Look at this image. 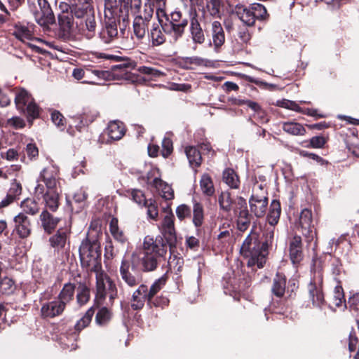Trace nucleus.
<instances>
[{
	"mask_svg": "<svg viewBox=\"0 0 359 359\" xmlns=\"http://www.w3.org/2000/svg\"><path fill=\"white\" fill-rule=\"evenodd\" d=\"M273 238V231L267 234L266 240L260 243L258 235L251 232L244 240L240 249V252L245 258L248 259V266L260 269L266 262L269 242Z\"/></svg>",
	"mask_w": 359,
	"mask_h": 359,
	"instance_id": "nucleus-1",
	"label": "nucleus"
},
{
	"mask_svg": "<svg viewBox=\"0 0 359 359\" xmlns=\"http://www.w3.org/2000/svg\"><path fill=\"white\" fill-rule=\"evenodd\" d=\"M144 256L142 258V266L144 271H152L158 266L159 259L163 258L167 253V245L163 241L154 240L146 236L143 242Z\"/></svg>",
	"mask_w": 359,
	"mask_h": 359,
	"instance_id": "nucleus-2",
	"label": "nucleus"
},
{
	"mask_svg": "<svg viewBox=\"0 0 359 359\" xmlns=\"http://www.w3.org/2000/svg\"><path fill=\"white\" fill-rule=\"evenodd\" d=\"M79 257L81 266L90 271L102 268L100 245L96 241L86 239L79 248Z\"/></svg>",
	"mask_w": 359,
	"mask_h": 359,
	"instance_id": "nucleus-3",
	"label": "nucleus"
},
{
	"mask_svg": "<svg viewBox=\"0 0 359 359\" xmlns=\"http://www.w3.org/2000/svg\"><path fill=\"white\" fill-rule=\"evenodd\" d=\"M93 272L95 273L96 278V305L97 306L102 305L107 294L110 304H113L114 299L117 297L116 284L102 268Z\"/></svg>",
	"mask_w": 359,
	"mask_h": 359,
	"instance_id": "nucleus-4",
	"label": "nucleus"
},
{
	"mask_svg": "<svg viewBox=\"0 0 359 359\" xmlns=\"http://www.w3.org/2000/svg\"><path fill=\"white\" fill-rule=\"evenodd\" d=\"M250 211L257 217H262L266 214L268 205L267 191L262 184L256 182L249 200Z\"/></svg>",
	"mask_w": 359,
	"mask_h": 359,
	"instance_id": "nucleus-5",
	"label": "nucleus"
},
{
	"mask_svg": "<svg viewBox=\"0 0 359 359\" xmlns=\"http://www.w3.org/2000/svg\"><path fill=\"white\" fill-rule=\"evenodd\" d=\"M15 103L17 109L24 114L26 113L29 117L32 118L38 117L39 114V107L26 90L22 88L17 90Z\"/></svg>",
	"mask_w": 359,
	"mask_h": 359,
	"instance_id": "nucleus-6",
	"label": "nucleus"
},
{
	"mask_svg": "<svg viewBox=\"0 0 359 359\" xmlns=\"http://www.w3.org/2000/svg\"><path fill=\"white\" fill-rule=\"evenodd\" d=\"M309 299L313 306L322 308L325 301L323 292V274L320 271H316L308 286Z\"/></svg>",
	"mask_w": 359,
	"mask_h": 359,
	"instance_id": "nucleus-7",
	"label": "nucleus"
},
{
	"mask_svg": "<svg viewBox=\"0 0 359 359\" xmlns=\"http://www.w3.org/2000/svg\"><path fill=\"white\" fill-rule=\"evenodd\" d=\"M175 217L172 210L166 212L161 223L158 225V229L166 241V245H169L170 250L175 247L177 242L176 231L175 228Z\"/></svg>",
	"mask_w": 359,
	"mask_h": 359,
	"instance_id": "nucleus-8",
	"label": "nucleus"
},
{
	"mask_svg": "<svg viewBox=\"0 0 359 359\" xmlns=\"http://www.w3.org/2000/svg\"><path fill=\"white\" fill-rule=\"evenodd\" d=\"M36 22L41 27L48 28L55 22V16L47 0H37V6L33 11Z\"/></svg>",
	"mask_w": 359,
	"mask_h": 359,
	"instance_id": "nucleus-9",
	"label": "nucleus"
},
{
	"mask_svg": "<svg viewBox=\"0 0 359 359\" xmlns=\"http://www.w3.org/2000/svg\"><path fill=\"white\" fill-rule=\"evenodd\" d=\"M119 271L122 280L128 286L134 287L141 283V276L136 271L134 264L129 260H122Z\"/></svg>",
	"mask_w": 359,
	"mask_h": 359,
	"instance_id": "nucleus-10",
	"label": "nucleus"
},
{
	"mask_svg": "<svg viewBox=\"0 0 359 359\" xmlns=\"http://www.w3.org/2000/svg\"><path fill=\"white\" fill-rule=\"evenodd\" d=\"M312 221L311 210L308 208L302 210L299 216V226L307 243L312 242L316 236V232L313 230Z\"/></svg>",
	"mask_w": 359,
	"mask_h": 359,
	"instance_id": "nucleus-11",
	"label": "nucleus"
},
{
	"mask_svg": "<svg viewBox=\"0 0 359 359\" xmlns=\"http://www.w3.org/2000/svg\"><path fill=\"white\" fill-rule=\"evenodd\" d=\"M14 232L22 239L27 238L32 233L31 222L23 212H20L13 218Z\"/></svg>",
	"mask_w": 359,
	"mask_h": 359,
	"instance_id": "nucleus-12",
	"label": "nucleus"
},
{
	"mask_svg": "<svg viewBox=\"0 0 359 359\" xmlns=\"http://www.w3.org/2000/svg\"><path fill=\"white\" fill-rule=\"evenodd\" d=\"M65 306L57 299L41 304V316L43 318H53L60 316Z\"/></svg>",
	"mask_w": 359,
	"mask_h": 359,
	"instance_id": "nucleus-13",
	"label": "nucleus"
},
{
	"mask_svg": "<svg viewBox=\"0 0 359 359\" xmlns=\"http://www.w3.org/2000/svg\"><path fill=\"white\" fill-rule=\"evenodd\" d=\"M58 23L61 37L68 39L74 25V17L70 12H62L58 15Z\"/></svg>",
	"mask_w": 359,
	"mask_h": 359,
	"instance_id": "nucleus-14",
	"label": "nucleus"
},
{
	"mask_svg": "<svg viewBox=\"0 0 359 359\" xmlns=\"http://www.w3.org/2000/svg\"><path fill=\"white\" fill-rule=\"evenodd\" d=\"M146 301L149 302L148 287L146 285L141 284L133 293L131 307L134 310H140L143 308Z\"/></svg>",
	"mask_w": 359,
	"mask_h": 359,
	"instance_id": "nucleus-15",
	"label": "nucleus"
},
{
	"mask_svg": "<svg viewBox=\"0 0 359 359\" xmlns=\"http://www.w3.org/2000/svg\"><path fill=\"white\" fill-rule=\"evenodd\" d=\"M69 230L67 228L59 229L56 233L49 238V242L55 250L58 252L65 249L67 243Z\"/></svg>",
	"mask_w": 359,
	"mask_h": 359,
	"instance_id": "nucleus-16",
	"label": "nucleus"
},
{
	"mask_svg": "<svg viewBox=\"0 0 359 359\" xmlns=\"http://www.w3.org/2000/svg\"><path fill=\"white\" fill-rule=\"evenodd\" d=\"M96 116V114L93 113L90 109H84L82 112L71 116V118L73 121L74 126L80 130L82 128L86 127L92 123L95 120Z\"/></svg>",
	"mask_w": 359,
	"mask_h": 359,
	"instance_id": "nucleus-17",
	"label": "nucleus"
},
{
	"mask_svg": "<svg viewBox=\"0 0 359 359\" xmlns=\"http://www.w3.org/2000/svg\"><path fill=\"white\" fill-rule=\"evenodd\" d=\"M210 33L215 49L221 48L225 42V34L220 22L214 20L211 23Z\"/></svg>",
	"mask_w": 359,
	"mask_h": 359,
	"instance_id": "nucleus-18",
	"label": "nucleus"
},
{
	"mask_svg": "<svg viewBox=\"0 0 359 359\" xmlns=\"http://www.w3.org/2000/svg\"><path fill=\"white\" fill-rule=\"evenodd\" d=\"M41 226L48 234L51 233L57 226L60 219L51 215L48 210H43L39 216Z\"/></svg>",
	"mask_w": 359,
	"mask_h": 359,
	"instance_id": "nucleus-19",
	"label": "nucleus"
},
{
	"mask_svg": "<svg viewBox=\"0 0 359 359\" xmlns=\"http://www.w3.org/2000/svg\"><path fill=\"white\" fill-rule=\"evenodd\" d=\"M90 0L83 1V3H79L76 5H73L70 8V13L72 16L76 17L79 19L85 20L88 16L89 13H93L94 10L90 4Z\"/></svg>",
	"mask_w": 359,
	"mask_h": 359,
	"instance_id": "nucleus-20",
	"label": "nucleus"
},
{
	"mask_svg": "<svg viewBox=\"0 0 359 359\" xmlns=\"http://www.w3.org/2000/svg\"><path fill=\"white\" fill-rule=\"evenodd\" d=\"M190 34L194 43L202 44L205 41L204 32L197 18L193 17L190 22Z\"/></svg>",
	"mask_w": 359,
	"mask_h": 359,
	"instance_id": "nucleus-21",
	"label": "nucleus"
},
{
	"mask_svg": "<svg viewBox=\"0 0 359 359\" xmlns=\"http://www.w3.org/2000/svg\"><path fill=\"white\" fill-rule=\"evenodd\" d=\"M40 179L45 184L46 191H59L57 187V181L53 170L44 168L40 173Z\"/></svg>",
	"mask_w": 359,
	"mask_h": 359,
	"instance_id": "nucleus-22",
	"label": "nucleus"
},
{
	"mask_svg": "<svg viewBox=\"0 0 359 359\" xmlns=\"http://www.w3.org/2000/svg\"><path fill=\"white\" fill-rule=\"evenodd\" d=\"M106 134L111 140H118L124 135L125 130L121 122L111 121L105 130Z\"/></svg>",
	"mask_w": 359,
	"mask_h": 359,
	"instance_id": "nucleus-23",
	"label": "nucleus"
},
{
	"mask_svg": "<svg viewBox=\"0 0 359 359\" xmlns=\"http://www.w3.org/2000/svg\"><path fill=\"white\" fill-rule=\"evenodd\" d=\"M235 12L239 19L246 25L252 26L255 20L253 17L251 6L247 8L243 5L238 4L235 7Z\"/></svg>",
	"mask_w": 359,
	"mask_h": 359,
	"instance_id": "nucleus-24",
	"label": "nucleus"
},
{
	"mask_svg": "<svg viewBox=\"0 0 359 359\" xmlns=\"http://www.w3.org/2000/svg\"><path fill=\"white\" fill-rule=\"evenodd\" d=\"M45 209L55 212L60 205V191H46L43 195Z\"/></svg>",
	"mask_w": 359,
	"mask_h": 359,
	"instance_id": "nucleus-25",
	"label": "nucleus"
},
{
	"mask_svg": "<svg viewBox=\"0 0 359 359\" xmlns=\"http://www.w3.org/2000/svg\"><path fill=\"white\" fill-rule=\"evenodd\" d=\"M152 184L159 192L161 196L165 200H171L174 198V192L170 185L159 178L154 179Z\"/></svg>",
	"mask_w": 359,
	"mask_h": 359,
	"instance_id": "nucleus-26",
	"label": "nucleus"
},
{
	"mask_svg": "<svg viewBox=\"0 0 359 359\" xmlns=\"http://www.w3.org/2000/svg\"><path fill=\"white\" fill-rule=\"evenodd\" d=\"M187 23V19L182 20L179 23L170 22L168 25H166L165 32L171 34L174 40L176 41L182 36Z\"/></svg>",
	"mask_w": 359,
	"mask_h": 359,
	"instance_id": "nucleus-27",
	"label": "nucleus"
},
{
	"mask_svg": "<svg viewBox=\"0 0 359 359\" xmlns=\"http://www.w3.org/2000/svg\"><path fill=\"white\" fill-rule=\"evenodd\" d=\"M117 26L115 22L107 23L104 29L100 33V38L105 43H111L117 36Z\"/></svg>",
	"mask_w": 359,
	"mask_h": 359,
	"instance_id": "nucleus-28",
	"label": "nucleus"
},
{
	"mask_svg": "<svg viewBox=\"0 0 359 359\" xmlns=\"http://www.w3.org/2000/svg\"><path fill=\"white\" fill-rule=\"evenodd\" d=\"M281 212L280 203L277 200H273L267 216V220L270 225H276L279 220Z\"/></svg>",
	"mask_w": 359,
	"mask_h": 359,
	"instance_id": "nucleus-29",
	"label": "nucleus"
},
{
	"mask_svg": "<svg viewBox=\"0 0 359 359\" xmlns=\"http://www.w3.org/2000/svg\"><path fill=\"white\" fill-rule=\"evenodd\" d=\"M238 215L237 226L241 231H245L250 224V215L247 208H243L240 210H235Z\"/></svg>",
	"mask_w": 359,
	"mask_h": 359,
	"instance_id": "nucleus-30",
	"label": "nucleus"
},
{
	"mask_svg": "<svg viewBox=\"0 0 359 359\" xmlns=\"http://www.w3.org/2000/svg\"><path fill=\"white\" fill-rule=\"evenodd\" d=\"M13 34L24 43L32 38V32L28 27L23 25H16L14 27Z\"/></svg>",
	"mask_w": 359,
	"mask_h": 359,
	"instance_id": "nucleus-31",
	"label": "nucleus"
},
{
	"mask_svg": "<svg viewBox=\"0 0 359 359\" xmlns=\"http://www.w3.org/2000/svg\"><path fill=\"white\" fill-rule=\"evenodd\" d=\"M149 36L151 38L154 46L161 45L165 41V35L162 32V27L159 24L153 25V27L149 33Z\"/></svg>",
	"mask_w": 359,
	"mask_h": 359,
	"instance_id": "nucleus-32",
	"label": "nucleus"
},
{
	"mask_svg": "<svg viewBox=\"0 0 359 359\" xmlns=\"http://www.w3.org/2000/svg\"><path fill=\"white\" fill-rule=\"evenodd\" d=\"M222 179L224 182L232 189H238L240 181L237 174L233 169L227 168L224 170Z\"/></svg>",
	"mask_w": 359,
	"mask_h": 359,
	"instance_id": "nucleus-33",
	"label": "nucleus"
},
{
	"mask_svg": "<svg viewBox=\"0 0 359 359\" xmlns=\"http://www.w3.org/2000/svg\"><path fill=\"white\" fill-rule=\"evenodd\" d=\"M75 286L73 284L68 283L65 284L60 292L57 299L63 304L66 307V305L70 302L74 297Z\"/></svg>",
	"mask_w": 359,
	"mask_h": 359,
	"instance_id": "nucleus-34",
	"label": "nucleus"
},
{
	"mask_svg": "<svg viewBox=\"0 0 359 359\" xmlns=\"http://www.w3.org/2000/svg\"><path fill=\"white\" fill-rule=\"evenodd\" d=\"M185 153L191 167H198L201 165V154L196 147L192 146L186 147Z\"/></svg>",
	"mask_w": 359,
	"mask_h": 359,
	"instance_id": "nucleus-35",
	"label": "nucleus"
},
{
	"mask_svg": "<svg viewBox=\"0 0 359 359\" xmlns=\"http://www.w3.org/2000/svg\"><path fill=\"white\" fill-rule=\"evenodd\" d=\"M286 280L284 276L277 273L273 279L272 292L274 295L283 297L285 290Z\"/></svg>",
	"mask_w": 359,
	"mask_h": 359,
	"instance_id": "nucleus-36",
	"label": "nucleus"
},
{
	"mask_svg": "<svg viewBox=\"0 0 359 359\" xmlns=\"http://www.w3.org/2000/svg\"><path fill=\"white\" fill-rule=\"evenodd\" d=\"M282 128L285 133L292 135H304L306 133L304 126L296 122H284Z\"/></svg>",
	"mask_w": 359,
	"mask_h": 359,
	"instance_id": "nucleus-37",
	"label": "nucleus"
},
{
	"mask_svg": "<svg viewBox=\"0 0 359 359\" xmlns=\"http://www.w3.org/2000/svg\"><path fill=\"white\" fill-rule=\"evenodd\" d=\"M148 25L144 23L141 16H136L133 21V32L138 39H142L145 34Z\"/></svg>",
	"mask_w": 359,
	"mask_h": 359,
	"instance_id": "nucleus-38",
	"label": "nucleus"
},
{
	"mask_svg": "<svg viewBox=\"0 0 359 359\" xmlns=\"http://www.w3.org/2000/svg\"><path fill=\"white\" fill-rule=\"evenodd\" d=\"M201 189L205 195L212 196L215 193V187L211 177L208 174L202 175L200 180Z\"/></svg>",
	"mask_w": 359,
	"mask_h": 359,
	"instance_id": "nucleus-39",
	"label": "nucleus"
},
{
	"mask_svg": "<svg viewBox=\"0 0 359 359\" xmlns=\"http://www.w3.org/2000/svg\"><path fill=\"white\" fill-rule=\"evenodd\" d=\"M204 219V210L203 205L197 202L193 206V223L196 227L202 225Z\"/></svg>",
	"mask_w": 359,
	"mask_h": 359,
	"instance_id": "nucleus-40",
	"label": "nucleus"
},
{
	"mask_svg": "<svg viewBox=\"0 0 359 359\" xmlns=\"http://www.w3.org/2000/svg\"><path fill=\"white\" fill-rule=\"evenodd\" d=\"M207 9L212 17H219L224 6L223 0H210L207 2Z\"/></svg>",
	"mask_w": 359,
	"mask_h": 359,
	"instance_id": "nucleus-41",
	"label": "nucleus"
},
{
	"mask_svg": "<svg viewBox=\"0 0 359 359\" xmlns=\"http://www.w3.org/2000/svg\"><path fill=\"white\" fill-rule=\"evenodd\" d=\"M21 208L24 212L23 213L29 214L31 215H36L39 210V206L38 203L32 198H27L22 201Z\"/></svg>",
	"mask_w": 359,
	"mask_h": 359,
	"instance_id": "nucleus-42",
	"label": "nucleus"
},
{
	"mask_svg": "<svg viewBox=\"0 0 359 359\" xmlns=\"http://www.w3.org/2000/svg\"><path fill=\"white\" fill-rule=\"evenodd\" d=\"M95 311L93 307L90 308L83 316V317L77 321L75 325V329L77 331H81L86 327L91 322L92 318L94 315Z\"/></svg>",
	"mask_w": 359,
	"mask_h": 359,
	"instance_id": "nucleus-43",
	"label": "nucleus"
},
{
	"mask_svg": "<svg viewBox=\"0 0 359 359\" xmlns=\"http://www.w3.org/2000/svg\"><path fill=\"white\" fill-rule=\"evenodd\" d=\"M218 203L221 210L224 212H229L232 205L230 193L227 191L222 192L218 196Z\"/></svg>",
	"mask_w": 359,
	"mask_h": 359,
	"instance_id": "nucleus-44",
	"label": "nucleus"
},
{
	"mask_svg": "<svg viewBox=\"0 0 359 359\" xmlns=\"http://www.w3.org/2000/svg\"><path fill=\"white\" fill-rule=\"evenodd\" d=\"M109 230L113 237L118 242L123 243L126 241V237L123 232L119 230L118 226V220L116 218H112L109 223Z\"/></svg>",
	"mask_w": 359,
	"mask_h": 359,
	"instance_id": "nucleus-45",
	"label": "nucleus"
},
{
	"mask_svg": "<svg viewBox=\"0 0 359 359\" xmlns=\"http://www.w3.org/2000/svg\"><path fill=\"white\" fill-rule=\"evenodd\" d=\"M111 313L107 307H102L95 316V322L100 325H106L111 319Z\"/></svg>",
	"mask_w": 359,
	"mask_h": 359,
	"instance_id": "nucleus-46",
	"label": "nucleus"
},
{
	"mask_svg": "<svg viewBox=\"0 0 359 359\" xmlns=\"http://www.w3.org/2000/svg\"><path fill=\"white\" fill-rule=\"evenodd\" d=\"M165 284V279L163 277L156 280L148 290L149 302H151L152 298L162 289Z\"/></svg>",
	"mask_w": 359,
	"mask_h": 359,
	"instance_id": "nucleus-47",
	"label": "nucleus"
},
{
	"mask_svg": "<svg viewBox=\"0 0 359 359\" xmlns=\"http://www.w3.org/2000/svg\"><path fill=\"white\" fill-rule=\"evenodd\" d=\"M90 299V290L84 286H80L78 289V293L76 294L77 302L80 306L86 304Z\"/></svg>",
	"mask_w": 359,
	"mask_h": 359,
	"instance_id": "nucleus-48",
	"label": "nucleus"
},
{
	"mask_svg": "<svg viewBox=\"0 0 359 359\" xmlns=\"http://www.w3.org/2000/svg\"><path fill=\"white\" fill-rule=\"evenodd\" d=\"M252 12L255 20H264L266 16V9L260 4H252L251 6Z\"/></svg>",
	"mask_w": 359,
	"mask_h": 359,
	"instance_id": "nucleus-49",
	"label": "nucleus"
},
{
	"mask_svg": "<svg viewBox=\"0 0 359 359\" xmlns=\"http://www.w3.org/2000/svg\"><path fill=\"white\" fill-rule=\"evenodd\" d=\"M345 302L343 289L341 286H336L334 290L332 303L336 307H341Z\"/></svg>",
	"mask_w": 359,
	"mask_h": 359,
	"instance_id": "nucleus-50",
	"label": "nucleus"
},
{
	"mask_svg": "<svg viewBox=\"0 0 359 359\" xmlns=\"http://www.w3.org/2000/svg\"><path fill=\"white\" fill-rule=\"evenodd\" d=\"M51 120L53 123L60 130H63L65 128V118L58 111H53L51 113Z\"/></svg>",
	"mask_w": 359,
	"mask_h": 359,
	"instance_id": "nucleus-51",
	"label": "nucleus"
},
{
	"mask_svg": "<svg viewBox=\"0 0 359 359\" xmlns=\"http://www.w3.org/2000/svg\"><path fill=\"white\" fill-rule=\"evenodd\" d=\"M147 208V216L153 220H157L158 217V205L154 201L150 199L145 205Z\"/></svg>",
	"mask_w": 359,
	"mask_h": 359,
	"instance_id": "nucleus-52",
	"label": "nucleus"
},
{
	"mask_svg": "<svg viewBox=\"0 0 359 359\" xmlns=\"http://www.w3.org/2000/svg\"><path fill=\"white\" fill-rule=\"evenodd\" d=\"M14 290L13 281L12 279L4 277L0 280V291L4 294H11Z\"/></svg>",
	"mask_w": 359,
	"mask_h": 359,
	"instance_id": "nucleus-53",
	"label": "nucleus"
},
{
	"mask_svg": "<svg viewBox=\"0 0 359 359\" xmlns=\"http://www.w3.org/2000/svg\"><path fill=\"white\" fill-rule=\"evenodd\" d=\"M176 215L177 218L180 221H182L185 218L189 217L191 216V210L187 205L182 204L177 207Z\"/></svg>",
	"mask_w": 359,
	"mask_h": 359,
	"instance_id": "nucleus-54",
	"label": "nucleus"
},
{
	"mask_svg": "<svg viewBox=\"0 0 359 359\" xmlns=\"http://www.w3.org/2000/svg\"><path fill=\"white\" fill-rule=\"evenodd\" d=\"M85 22V26L86 30L90 32V36H92L96 28V22L95 19L94 12L93 13H89L88 16L83 20Z\"/></svg>",
	"mask_w": 359,
	"mask_h": 359,
	"instance_id": "nucleus-55",
	"label": "nucleus"
},
{
	"mask_svg": "<svg viewBox=\"0 0 359 359\" xmlns=\"http://www.w3.org/2000/svg\"><path fill=\"white\" fill-rule=\"evenodd\" d=\"M172 142L168 137H165L162 141L161 154L164 158L168 157L172 152Z\"/></svg>",
	"mask_w": 359,
	"mask_h": 359,
	"instance_id": "nucleus-56",
	"label": "nucleus"
},
{
	"mask_svg": "<svg viewBox=\"0 0 359 359\" xmlns=\"http://www.w3.org/2000/svg\"><path fill=\"white\" fill-rule=\"evenodd\" d=\"M138 71L143 74L150 76L151 78H156L163 75L161 71L146 66L140 67Z\"/></svg>",
	"mask_w": 359,
	"mask_h": 359,
	"instance_id": "nucleus-57",
	"label": "nucleus"
},
{
	"mask_svg": "<svg viewBox=\"0 0 359 359\" xmlns=\"http://www.w3.org/2000/svg\"><path fill=\"white\" fill-rule=\"evenodd\" d=\"M290 259L293 264H297L303 258L302 248H290Z\"/></svg>",
	"mask_w": 359,
	"mask_h": 359,
	"instance_id": "nucleus-58",
	"label": "nucleus"
},
{
	"mask_svg": "<svg viewBox=\"0 0 359 359\" xmlns=\"http://www.w3.org/2000/svg\"><path fill=\"white\" fill-rule=\"evenodd\" d=\"M133 200L139 205H146L148 202L143 192L138 189L133 190L131 193Z\"/></svg>",
	"mask_w": 359,
	"mask_h": 359,
	"instance_id": "nucleus-59",
	"label": "nucleus"
},
{
	"mask_svg": "<svg viewBox=\"0 0 359 359\" xmlns=\"http://www.w3.org/2000/svg\"><path fill=\"white\" fill-rule=\"evenodd\" d=\"M154 13V9L151 7V5L149 4V6L145 5L144 9V13H141L139 16L142 17V19L143 21H144V23L149 25V22L150 20L151 19Z\"/></svg>",
	"mask_w": 359,
	"mask_h": 359,
	"instance_id": "nucleus-60",
	"label": "nucleus"
},
{
	"mask_svg": "<svg viewBox=\"0 0 359 359\" xmlns=\"http://www.w3.org/2000/svg\"><path fill=\"white\" fill-rule=\"evenodd\" d=\"M326 140L323 136H315L310 140V146L313 148H323Z\"/></svg>",
	"mask_w": 359,
	"mask_h": 359,
	"instance_id": "nucleus-61",
	"label": "nucleus"
},
{
	"mask_svg": "<svg viewBox=\"0 0 359 359\" xmlns=\"http://www.w3.org/2000/svg\"><path fill=\"white\" fill-rule=\"evenodd\" d=\"M8 124L15 129H19L22 128L25 126V122L22 118L15 116L8 120Z\"/></svg>",
	"mask_w": 359,
	"mask_h": 359,
	"instance_id": "nucleus-62",
	"label": "nucleus"
},
{
	"mask_svg": "<svg viewBox=\"0 0 359 359\" xmlns=\"http://www.w3.org/2000/svg\"><path fill=\"white\" fill-rule=\"evenodd\" d=\"M21 191H22L21 184L19 182L14 181L13 183H11V187H10L8 193L10 194L15 198H16V197L18 196L21 194Z\"/></svg>",
	"mask_w": 359,
	"mask_h": 359,
	"instance_id": "nucleus-63",
	"label": "nucleus"
},
{
	"mask_svg": "<svg viewBox=\"0 0 359 359\" xmlns=\"http://www.w3.org/2000/svg\"><path fill=\"white\" fill-rule=\"evenodd\" d=\"M350 308L359 311V292L353 294L348 299Z\"/></svg>",
	"mask_w": 359,
	"mask_h": 359,
	"instance_id": "nucleus-64",
	"label": "nucleus"
}]
</instances>
